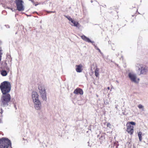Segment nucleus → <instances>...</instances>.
I'll list each match as a JSON object with an SVG mask.
<instances>
[{
	"label": "nucleus",
	"mask_w": 148,
	"mask_h": 148,
	"mask_svg": "<svg viewBox=\"0 0 148 148\" xmlns=\"http://www.w3.org/2000/svg\"><path fill=\"white\" fill-rule=\"evenodd\" d=\"M0 88L2 94H9L11 89V85L10 82L4 81L1 84Z\"/></svg>",
	"instance_id": "nucleus-1"
},
{
	"label": "nucleus",
	"mask_w": 148,
	"mask_h": 148,
	"mask_svg": "<svg viewBox=\"0 0 148 148\" xmlns=\"http://www.w3.org/2000/svg\"><path fill=\"white\" fill-rule=\"evenodd\" d=\"M11 99L10 94H2L0 100V104L1 106L5 107L8 105Z\"/></svg>",
	"instance_id": "nucleus-2"
},
{
	"label": "nucleus",
	"mask_w": 148,
	"mask_h": 148,
	"mask_svg": "<svg viewBox=\"0 0 148 148\" xmlns=\"http://www.w3.org/2000/svg\"><path fill=\"white\" fill-rule=\"evenodd\" d=\"M32 96L35 104V108L37 110L40 109L41 106V104L40 102L38 99V95L37 93L35 91L33 92Z\"/></svg>",
	"instance_id": "nucleus-3"
},
{
	"label": "nucleus",
	"mask_w": 148,
	"mask_h": 148,
	"mask_svg": "<svg viewBox=\"0 0 148 148\" xmlns=\"http://www.w3.org/2000/svg\"><path fill=\"white\" fill-rule=\"evenodd\" d=\"M45 88V86L42 84H39L38 86V89L41 97L43 100L46 101L47 99V93Z\"/></svg>",
	"instance_id": "nucleus-4"
},
{
	"label": "nucleus",
	"mask_w": 148,
	"mask_h": 148,
	"mask_svg": "<svg viewBox=\"0 0 148 148\" xmlns=\"http://www.w3.org/2000/svg\"><path fill=\"white\" fill-rule=\"evenodd\" d=\"M11 145L10 141L8 139L2 138L0 139V148H8Z\"/></svg>",
	"instance_id": "nucleus-5"
},
{
	"label": "nucleus",
	"mask_w": 148,
	"mask_h": 148,
	"mask_svg": "<svg viewBox=\"0 0 148 148\" xmlns=\"http://www.w3.org/2000/svg\"><path fill=\"white\" fill-rule=\"evenodd\" d=\"M135 125V123L132 121L129 122L126 124L127 127L126 131L129 134L131 135L133 134L134 132V127L133 125Z\"/></svg>",
	"instance_id": "nucleus-6"
},
{
	"label": "nucleus",
	"mask_w": 148,
	"mask_h": 148,
	"mask_svg": "<svg viewBox=\"0 0 148 148\" xmlns=\"http://www.w3.org/2000/svg\"><path fill=\"white\" fill-rule=\"evenodd\" d=\"M15 3L17 10L19 11H22L24 8L23 5V2L22 0H15Z\"/></svg>",
	"instance_id": "nucleus-7"
},
{
	"label": "nucleus",
	"mask_w": 148,
	"mask_h": 148,
	"mask_svg": "<svg viewBox=\"0 0 148 148\" xmlns=\"http://www.w3.org/2000/svg\"><path fill=\"white\" fill-rule=\"evenodd\" d=\"M128 76L131 81L132 82L135 83L138 82L139 80V79L137 78L136 75L133 73H129Z\"/></svg>",
	"instance_id": "nucleus-8"
},
{
	"label": "nucleus",
	"mask_w": 148,
	"mask_h": 148,
	"mask_svg": "<svg viewBox=\"0 0 148 148\" xmlns=\"http://www.w3.org/2000/svg\"><path fill=\"white\" fill-rule=\"evenodd\" d=\"M139 70H140V74H146L148 70V68L146 66H141L140 69L139 68Z\"/></svg>",
	"instance_id": "nucleus-9"
},
{
	"label": "nucleus",
	"mask_w": 148,
	"mask_h": 148,
	"mask_svg": "<svg viewBox=\"0 0 148 148\" xmlns=\"http://www.w3.org/2000/svg\"><path fill=\"white\" fill-rule=\"evenodd\" d=\"M73 93L76 95L79 94L82 95L83 94V91L82 89L77 88L74 90Z\"/></svg>",
	"instance_id": "nucleus-10"
},
{
	"label": "nucleus",
	"mask_w": 148,
	"mask_h": 148,
	"mask_svg": "<svg viewBox=\"0 0 148 148\" xmlns=\"http://www.w3.org/2000/svg\"><path fill=\"white\" fill-rule=\"evenodd\" d=\"M83 65L82 64H80L79 65L76 66V71L77 72L80 73L82 72L83 69Z\"/></svg>",
	"instance_id": "nucleus-11"
},
{
	"label": "nucleus",
	"mask_w": 148,
	"mask_h": 148,
	"mask_svg": "<svg viewBox=\"0 0 148 148\" xmlns=\"http://www.w3.org/2000/svg\"><path fill=\"white\" fill-rule=\"evenodd\" d=\"M81 38L84 40L85 41L89 42H91V41L88 38L86 37L84 35H83L81 36Z\"/></svg>",
	"instance_id": "nucleus-12"
},
{
	"label": "nucleus",
	"mask_w": 148,
	"mask_h": 148,
	"mask_svg": "<svg viewBox=\"0 0 148 148\" xmlns=\"http://www.w3.org/2000/svg\"><path fill=\"white\" fill-rule=\"evenodd\" d=\"M95 76L98 77L99 75V69L97 67H96L94 71Z\"/></svg>",
	"instance_id": "nucleus-13"
},
{
	"label": "nucleus",
	"mask_w": 148,
	"mask_h": 148,
	"mask_svg": "<svg viewBox=\"0 0 148 148\" xmlns=\"http://www.w3.org/2000/svg\"><path fill=\"white\" fill-rule=\"evenodd\" d=\"M138 11V9L137 8L134 7L131 10V12L132 13H134L135 15H132V16H136V15L135 14L136 13V12Z\"/></svg>",
	"instance_id": "nucleus-14"
},
{
	"label": "nucleus",
	"mask_w": 148,
	"mask_h": 148,
	"mask_svg": "<svg viewBox=\"0 0 148 148\" xmlns=\"http://www.w3.org/2000/svg\"><path fill=\"white\" fill-rule=\"evenodd\" d=\"M138 134L139 141H141L142 140V132H138Z\"/></svg>",
	"instance_id": "nucleus-15"
},
{
	"label": "nucleus",
	"mask_w": 148,
	"mask_h": 148,
	"mask_svg": "<svg viewBox=\"0 0 148 148\" xmlns=\"http://www.w3.org/2000/svg\"><path fill=\"white\" fill-rule=\"evenodd\" d=\"M1 72V74L3 76H5L7 75V73L6 71L2 70Z\"/></svg>",
	"instance_id": "nucleus-16"
},
{
	"label": "nucleus",
	"mask_w": 148,
	"mask_h": 148,
	"mask_svg": "<svg viewBox=\"0 0 148 148\" xmlns=\"http://www.w3.org/2000/svg\"><path fill=\"white\" fill-rule=\"evenodd\" d=\"M75 26H77L79 25L78 22L76 21H75L73 20L71 22Z\"/></svg>",
	"instance_id": "nucleus-17"
},
{
	"label": "nucleus",
	"mask_w": 148,
	"mask_h": 148,
	"mask_svg": "<svg viewBox=\"0 0 148 148\" xmlns=\"http://www.w3.org/2000/svg\"><path fill=\"white\" fill-rule=\"evenodd\" d=\"M107 126L109 128H111L112 125L110 123H108L107 124Z\"/></svg>",
	"instance_id": "nucleus-18"
},
{
	"label": "nucleus",
	"mask_w": 148,
	"mask_h": 148,
	"mask_svg": "<svg viewBox=\"0 0 148 148\" xmlns=\"http://www.w3.org/2000/svg\"><path fill=\"white\" fill-rule=\"evenodd\" d=\"M66 17L67 18L69 21H71V22H72V21L73 20L69 16H66Z\"/></svg>",
	"instance_id": "nucleus-19"
},
{
	"label": "nucleus",
	"mask_w": 148,
	"mask_h": 148,
	"mask_svg": "<svg viewBox=\"0 0 148 148\" xmlns=\"http://www.w3.org/2000/svg\"><path fill=\"white\" fill-rule=\"evenodd\" d=\"M138 107L139 109L143 108V106L141 104H139L138 106Z\"/></svg>",
	"instance_id": "nucleus-20"
},
{
	"label": "nucleus",
	"mask_w": 148,
	"mask_h": 148,
	"mask_svg": "<svg viewBox=\"0 0 148 148\" xmlns=\"http://www.w3.org/2000/svg\"><path fill=\"white\" fill-rule=\"evenodd\" d=\"M97 49L99 51V52H101V50H100V49H99L97 48Z\"/></svg>",
	"instance_id": "nucleus-21"
},
{
	"label": "nucleus",
	"mask_w": 148,
	"mask_h": 148,
	"mask_svg": "<svg viewBox=\"0 0 148 148\" xmlns=\"http://www.w3.org/2000/svg\"><path fill=\"white\" fill-rule=\"evenodd\" d=\"M10 9L12 11H13L14 10H13V9L12 8H10Z\"/></svg>",
	"instance_id": "nucleus-22"
},
{
	"label": "nucleus",
	"mask_w": 148,
	"mask_h": 148,
	"mask_svg": "<svg viewBox=\"0 0 148 148\" xmlns=\"http://www.w3.org/2000/svg\"><path fill=\"white\" fill-rule=\"evenodd\" d=\"M108 90H109L110 89V87H108Z\"/></svg>",
	"instance_id": "nucleus-23"
},
{
	"label": "nucleus",
	"mask_w": 148,
	"mask_h": 148,
	"mask_svg": "<svg viewBox=\"0 0 148 148\" xmlns=\"http://www.w3.org/2000/svg\"><path fill=\"white\" fill-rule=\"evenodd\" d=\"M138 65H139L141 67V66H140V64H138Z\"/></svg>",
	"instance_id": "nucleus-24"
}]
</instances>
